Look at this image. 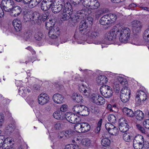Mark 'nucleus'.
Returning <instances> with one entry per match:
<instances>
[{"mask_svg":"<svg viewBox=\"0 0 149 149\" xmlns=\"http://www.w3.org/2000/svg\"><path fill=\"white\" fill-rule=\"evenodd\" d=\"M100 91L102 95L106 98L111 97L113 93L111 88L109 86L102 85L100 88Z\"/></svg>","mask_w":149,"mask_h":149,"instance_id":"obj_5","label":"nucleus"},{"mask_svg":"<svg viewBox=\"0 0 149 149\" xmlns=\"http://www.w3.org/2000/svg\"><path fill=\"white\" fill-rule=\"evenodd\" d=\"M35 1L33 0H23V3L24 4L29 6L30 8V6L32 3H34Z\"/></svg>","mask_w":149,"mask_h":149,"instance_id":"obj_60","label":"nucleus"},{"mask_svg":"<svg viewBox=\"0 0 149 149\" xmlns=\"http://www.w3.org/2000/svg\"><path fill=\"white\" fill-rule=\"evenodd\" d=\"M54 127L56 130H60L63 127V124L62 122L58 121L55 124Z\"/></svg>","mask_w":149,"mask_h":149,"instance_id":"obj_50","label":"nucleus"},{"mask_svg":"<svg viewBox=\"0 0 149 149\" xmlns=\"http://www.w3.org/2000/svg\"><path fill=\"white\" fill-rule=\"evenodd\" d=\"M64 134L65 140H67L72 137L74 135V132L73 131L70 130L63 131Z\"/></svg>","mask_w":149,"mask_h":149,"instance_id":"obj_31","label":"nucleus"},{"mask_svg":"<svg viewBox=\"0 0 149 149\" xmlns=\"http://www.w3.org/2000/svg\"><path fill=\"white\" fill-rule=\"evenodd\" d=\"M33 38L37 41L41 40L43 37V34L40 31V29H36L34 31Z\"/></svg>","mask_w":149,"mask_h":149,"instance_id":"obj_21","label":"nucleus"},{"mask_svg":"<svg viewBox=\"0 0 149 149\" xmlns=\"http://www.w3.org/2000/svg\"><path fill=\"white\" fill-rule=\"evenodd\" d=\"M89 1L88 7L90 8L91 9H96L99 7V3L97 0H89Z\"/></svg>","mask_w":149,"mask_h":149,"instance_id":"obj_23","label":"nucleus"},{"mask_svg":"<svg viewBox=\"0 0 149 149\" xmlns=\"http://www.w3.org/2000/svg\"><path fill=\"white\" fill-rule=\"evenodd\" d=\"M49 97L48 95L45 93H42L38 97V101L39 104L44 105L49 101Z\"/></svg>","mask_w":149,"mask_h":149,"instance_id":"obj_12","label":"nucleus"},{"mask_svg":"<svg viewBox=\"0 0 149 149\" xmlns=\"http://www.w3.org/2000/svg\"><path fill=\"white\" fill-rule=\"evenodd\" d=\"M115 126L110 123H108L105 125V127L106 129L109 132L110 130L114 128Z\"/></svg>","mask_w":149,"mask_h":149,"instance_id":"obj_55","label":"nucleus"},{"mask_svg":"<svg viewBox=\"0 0 149 149\" xmlns=\"http://www.w3.org/2000/svg\"><path fill=\"white\" fill-rule=\"evenodd\" d=\"M89 110L88 108L86 107L85 109L82 112L80 113V115L83 116H86L89 115Z\"/></svg>","mask_w":149,"mask_h":149,"instance_id":"obj_54","label":"nucleus"},{"mask_svg":"<svg viewBox=\"0 0 149 149\" xmlns=\"http://www.w3.org/2000/svg\"><path fill=\"white\" fill-rule=\"evenodd\" d=\"M100 33L99 31L95 29L93 31H90L88 36L89 38L86 40L87 42L89 44L93 43L95 44H100L99 42H96L94 41L93 39L97 38L99 36Z\"/></svg>","mask_w":149,"mask_h":149,"instance_id":"obj_7","label":"nucleus"},{"mask_svg":"<svg viewBox=\"0 0 149 149\" xmlns=\"http://www.w3.org/2000/svg\"><path fill=\"white\" fill-rule=\"evenodd\" d=\"M46 28L48 29L49 28L48 36L50 38L54 39L57 38L59 35V30L57 28L56 29L54 28L51 25H50V23L47 22L45 24Z\"/></svg>","mask_w":149,"mask_h":149,"instance_id":"obj_6","label":"nucleus"},{"mask_svg":"<svg viewBox=\"0 0 149 149\" xmlns=\"http://www.w3.org/2000/svg\"><path fill=\"white\" fill-rule=\"evenodd\" d=\"M72 98L74 101L77 103H81L82 102L83 100L82 96L77 93L73 94Z\"/></svg>","mask_w":149,"mask_h":149,"instance_id":"obj_32","label":"nucleus"},{"mask_svg":"<svg viewBox=\"0 0 149 149\" xmlns=\"http://www.w3.org/2000/svg\"><path fill=\"white\" fill-rule=\"evenodd\" d=\"M54 118L57 120H62L63 119L64 114L59 111H57L54 112L53 114Z\"/></svg>","mask_w":149,"mask_h":149,"instance_id":"obj_29","label":"nucleus"},{"mask_svg":"<svg viewBox=\"0 0 149 149\" xmlns=\"http://www.w3.org/2000/svg\"><path fill=\"white\" fill-rule=\"evenodd\" d=\"M65 149H79L78 145L70 144L65 146Z\"/></svg>","mask_w":149,"mask_h":149,"instance_id":"obj_49","label":"nucleus"},{"mask_svg":"<svg viewBox=\"0 0 149 149\" xmlns=\"http://www.w3.org/2000/svg\"><path fill=\"white\" fill-rule=\"evenodd\" d=\"M123 111L126 115L130 117H133L134 116V112L132 110L127 107L124 108Z\"/></svg>","mask_w":149,"mask_h":149,"instance_id":"obj_33","label":"nucleus"},{"mask_svg":"<svg viewBox=\"0 0 149 149\" xmlns=\"http://www.w3.org/2000/svg\"><path fill=\"white\" fill-rule=\"evenodd\" d=\"M52 98L54 102L57 104H61L63 102L64 98L61 95L56 93L53 95Z\"/></svg>","mask_w":149,"mask_h":149,"instance_id":"obj_16","label":"nucleus"},{"mask_svg":"<svg viewBox=\"0 0 149 149\" xmlns=\"http://www.w3.org/2000/svg\"><path fill=\"white\" fill-rule=\"evenodd\" d=\"M143 126L146 129H149V119L145 120L143 123Z\"/></svg>","mask_w":149,"mask_h":149,"instance_id":"obj_62","label":"nucleus"},{"mask_svg":"<svg viewBox=\"0 0 149 149\" xmlns=\"http://www.w3.org/2000/svg\"><path fill=\"white\" fill-rule=\"evenodd\" d=\"M123 139L126 142H130L134 138V137L129 133H124L123 134Z\"/></svg>","mask_w":149,"mask_h":149,"instance_id":"obj_35","label":"nucleus"},{"mask_svg":"<svg viewBox=\"0 0 149 149\" xmlns=\"http://www.w3.org/2000/svg\"><path fill=\"white\" fill-rule=\"evenodd\" d=\"M79 90L86 97L89 96L90 91L88 88H85L83 85H82L79 87Z\"/></svg>","mask_w":149,"mask_h":149,"instance_id":"obj_30","label":"nucleus"},{"mask_svg":"<svg viewBox=\"0 0 149 149\" xmlns=\"http://www.w3.org/2000/svg\"><path fill=\"white\" fill-rule=\"evenodd\" d=\"M1 4L3 9L6 12L10 11L12 8L15 6L14 2L13 0H2Z\"/></svg>","mask_w":149,"mask_h":149,"instance_id":"obj_9","label":"nucleus"},{"mask_svg":"<svg viewBox=\"0 0 149 149\" xmlns=\"http://www.w3.org/2000/svg\"><path fill=\"white\" fill-rule=\"evenodd\" d=\"M136 100L139 104H141L142 102L146 100L147 98V96L144 92L142 91H139L137 92Z\"/></svg>","mask_w":149,"mask_h":149,"instance_id":"obj_10","label":"nucleus"},{"mask_svg":"<svg viewBox=\"0 0 149 149\" xmlns=\"http://www.w3.org/2000/svg\"><path fill=\"white\" fill-rule=\"evenodd\" d=\"M45 3L44 1H42L40 6L41 9L44 11H47L49 10L50 8Z\"/></svg>","mask_w":149,"mask_h":149,"instance_id":"obj_42","label":"nucleus"},{"mask_svg":"<svg viewBox=\"0 0 149 149\" xmlns=\"http://www.w3.org/2000/svg\"><path fill=\"white\" fill-rule=\"evenodd\" d=\"M113 86L115 92L118 93L120 91V85L117 81L114 82Z\"/></svg>","mask_w":149,"mask_h":149,"instance_id":"obj_53","label":"nucleus"},{"mask_svg":"<svg viewBox=\"0 0 149 149\" xmlns=\"http://www.w3.org/2000/svg\"><path fill=\"white\" fill-rule=\"evenodd\" d=\"M108 79L107 77L104 75H100L97 78L96 82L99 85H104L107 82Z\"/></svg>","mask_w":149,"mask_h":149,"instance_id":"obj_17","label":"nucleus"},{"mask_svg":"<svg viewBox=\"0 0 149 149\" xmlns=\"http://www.w3.org/2000/svg\"><path fill=\"white\" fill-rule=\"evenodd\" d=\"M62 14L63 16L61 18L63 20H67L68 19L70 20V16L72 15V14H69L66 13H64L63 12H62Z\"/></svg>","mask_w":149,"mask_h":149,"instance_id":"obj_43","label":"nucleus"},{"mask_svg":"<svg viewBox=\"0 0 149 149\" xmlns=\"http://www.w3.org/2000/svg\"><path fill=\"white\" fill-rule=\"evenodd\" d=\"M144 141L143 136L140 134H138L136 135L134 137L133 140V141L134 142L136 141L139 143H144Z\"/></svg>","mask_w":149,"mask_h":149,"instance_id":"obj_36","label":"nucleus"},{"mask_svg":"<svg viewBox=\"0 0 149 149\" xmlns=\"http://www.w3.org/2000/svg\"><path fill=\"white\" fill-rule=\"evenodd\" d=\"M119 128L122 132H126L128 130L129 125L127 124V120L124 118H121L119 120Z\"/></svg>","mask_w":149,"mask_h":149,"instance_id":"obj_11","label":"nucleus"},{"mask_svg":"<svg viewBox=\"0 0 149 149\" xmlns=\"http://www.w3.org/2000/svg\"><path fill=\"white\" fill-rule=\"evenodd\" d=\"M88 28L87 22L85 21V20L82 21L79 24V29Z\"/></svg>","mask_w":149,"mask_h":149,"instance_id":"obj_46","label":"nucleus"},{"mask_svg":"<svg viewBox=\"0 0 149 149\" xmlns=\"http://www.w3.org/2000/svg\"><path fill=\"white\" fill-rule=\"evenodd\" d=\"M120 28L119 29L116 26H114L111 30L110 32L113 35H114V36L115 35L116 37L117 36L119 38L120 32Z\"/></svg>","mask_w":149,"mask_h":149,"instance_id":"obj_34","label":"nucleus"},{"mask_svg":"<svg viewBox=\"0 0 149 149\" xmlns=\"http://www.w3.org/2000/svg\"><path fill=\"white\" fill-rule=\"evenodd\" d=\"M136 126L137 129L142 133H145V129L140 124H136Z\"/></svg>","mask_w":149,"mask_h":149,"instance_id":"obj_64","label":"nucleus"},{"mask_svg":"<svg viewBox=\"0 0 149 149\" xmlns=\"http://www.w3.org/2000/svg\"><path fill=\"white\" fill-rule=\"evenodd\" d=\"M110 22L107 14L105 15L102 16L100 20V23L102 25H106L109 24H111Z\"/></svg>","mask_w":149,"mask_h":149,"instance_id":"obj_25","label":"nucleus"},{"mask_svg":"<svg viewBox=\"0 0 149 149\" xmlns=\"http://www.w3.org/2000/svg\"><path fill=\"white\" fill-rule=\"evenodd\" d=\"M116 38V36L113 35L111 32H110L107 34V36L105 38V40H106L111 41L113 40Z\"/></svg>","mask_w":149,"mask_h":149,"instance_id":"obj_45","label":"nucleus"},{"mask_svg":"<svg viewBox=\"0 0 149 149\" xmlns=\"http://www.w3.org/2000/svg\"><path fill=\"white\" fill-rule=\"evenodd\" d=\"M81 123L76 124L74 126L75 129L77 131H78V132H81Z\"/></svg>","mask_w":149,"mask_h":149,"instance_id":"obj_61","label":"nucleus"},{"mask_svg":"<svg viewBox=\"0 0 149 149\" xmlns=\"http://www.w3.org/2000/svg\"><path fill=\"white\" fill-rule=\"evenodd\" d=\"M15 128V125L14 123L8 124L5 128L6 132L7 134L9 135L12 133Z\"/></svg>","mask_w":149,"mask_h":149,"instance_id":"obj_28","label":"nucleus"},{"mask_svg":"<svg viewBox=\"0 0 149 149\" xmlns=\"http://www.w3.org/2000/svg\"><path fill=\"white\" fill-rule=\"evenodd\" d=\"M10 14L12 17H15L17 16L21 13L22 12V8L21 7L18 6H13V8H12Z\"/></svg>","mask_w":149,"mask_h":149,"instance_id":"obj_14","label":"nucleus"},{"mask_svg":"<svg viewBox=\"0 0 149 149\" xmlns=\"http://www.w3.org/2000/svg\"><path fill=\"white\" fill-rule=\"evenodd\" d=\"M90 31V29L89 28L79 29V33H81V34L84 35L88 36Z\"/></svg>","mask_w":149,"mask_h":149,"instance_id":"obj_38","label":"nucleus"},{"mask_svg":"<svg viewBox=\"0 0 149 149\" xmlns=\"http://www.w3.org/2000/svg\"><path fill=\"white\" fill-rule=\"evenodd\" d=\"M13 24L17 31H19L21 30L22 25L21 22L19 19H14L13 21Z\"/></svg>","mask_w":149,"mask_h":149,"instance_id":"obj_19","label":"nucleus"},{"mask_svg":"<svg viewBox=\"0 0 149 149\" xmlns=\"http://www.w3.org/2000/svg\"><path fill=\"white\" fill-rule=\"evenodd\" d=\"M33 35L34 31L28 30L24 33V38L26 41L32 40L33 38Z\"/></svg>","mask_w":149,"mask_h":149,"instance_id":"obj_22","label":"nucleus"},{"mask_svg":"<svg viewBox=\"0 0 149 149\" xmlns=\"http://www.w3.org/2000/svg\"><path fill=\"white\" fill-rule=\"evenodd\" d=\"M119 37V40L122 42H125L129 38L130 30L127 27L121 28Z\"/></svg>","mask_w":149,"mask_h":149,"instance_id":"obj_4","label":"nucleus"},{"mask_svg":"<svg viewBox=\"0 0 149 149\" xmlns=\"http://www.w3.org/2000/svg\"><path fill=\"white\" fill-rule=\"evenodd\" d=\"M65 117L67 121L73 124L79 122L80 120V117L70 112L66 113L65 114Z\"/></svg>","mask_w":149,"mask_h":149,"instance_id":"obj_8","label":"nucleus"},{"mask_svg":"<svg viewBox=\"0 0 149 149\" xmlns=\"http://www.w3.org/2000/svg\"><path fill=\"white\" fill-rule=\"evenodd\" d=\"M133 146L135 149H142L143 148V143H139L136 141H133Z\"/></svg>","mask_w":149,"mask_h":149,"instance_id":"obj_41","label":"nucleus"},{"mask_svg":"<svg viewBox=\"0 0 149 149\" xmlns=\"http://www.w3.org/2000/svg\"><path fill=\"white\" fill-rule=\"evenodd\" d=\"M143 37L146 41H149V28L146 30L143 33Z\"/></svg>","mask_w":149,"mask_h":149,"instance_id":"obj_52","label":"nucleus"},{"mask_svg":"<svg viewBox=\"0 0 149 149\" xmlns=\"http://www.w3.org/2000/svg\"><path fill=\"white\" fill-rule=\"evenodd\" d=\"M80 105L79 104L74 105L72 108L73 111L75 113L79 114Z\"/></svg>","mask_w":149,"mask_h":149,"instance_id":"obj_59","label":"nucleus"},{"mask_svg":"<svg viewBox=\"0 0 149 149\" xmlns=\"http://www.w3.org/2000/svg\"><path fill=\"white\" fill-rule=\"evenodd\" d=\"M56 137L58 139L65 140L64 134L63 131L58 132L57 133Z\"/></svg>","mask_w":149,"mask_h":149,"instance_id":"obj_57","label":"nucleus"},{"mask_svg":"<svg viewBox=\"0 0 149 149\" xmlns=\"http://www.w3.org/2000/svg\"><path fill=\"white\" fill-rule=\"evenodd\" d=\"M37 14H38V15L37 17V18L36 17V19L34 21V23L35 24H37L38 25H40L41 23L42 17L40 15L39 13L36 12Z\"/></svg>","mask_w":149,"mask_h":149,"instance_id":"obj_48","label":"nucleus"},{"mask_svg":"<svg viewBox=\"0 0 149 149\" xmlns=\"http://www.w3.org/2000/svg\"><path fill=\"white\" fill-rule=\"evenodd\" d=\"M81 143L83 145L88 146L90 145L91 141L89 139L85 138L82 140Z\"/></svg>","mask_w":149,"mask_h":149,"instance_id":"obj_47","label":"nucleus"},{"mask_svg":"<svg viewBox=\"0 0 149 149\" xmlns=\"http://www.w3.org/2000/svg\"><path fill=\"white\" fill-rule=\"evenodd\" d=\"M115 126L110 123H108L105 125V127L106 129L109 132L110 130L114 128Z\"/></svg>","mask_w":149,"mask_h":149,"instance_id":"obj_56","label":"nucleus"},{"mask_svg":"<svg viewBox=\"0 0 149 149\" xmlns=\"http://www.w3.org/2000/svg\"><path fill=\"white\" fill-rule=\"evenodd\" d=\"M136 118L139 120H141L144 118V114L140 110H137L134 112V116Z\"/></svg>","mask_w":149,"mask_h":149,"instance_id":"obj_27","label":"nucleus"},{"mask_svg":"<svg viewBox=\"0 0 149 149\" xmlns=\"http://www.w3.org/2000/svg\"><path fill=\"white\" fill-rule=\"evenodd\" d=\"M131 25L133 31H134L136 33L139 32L142 27L141 23L137 20L132 21L131 23Z\"/></svg>","mask_w":149,"mask_h":149,"instance_id":"obj_13","label":"nucleus"},{"mask_svg":"<svg viewBox=\"0 0 149 149\" xmlns=\"http://www.w3.org/2000/svg\"><path fill=\"white\" fill-rule=\"evenodd\" d=\"M98 98L96 103L97 105H102L105 103V100L104 98L100 95H98Z\"/></svg>","mask_w":149,"mask_h":149,"instance_id":"obj_44","label":"nucleus"},{"mask_svg":"<svg viewBox=\"0 0 149 149\" xmlns=\"http://www.w3.org/2000/svg\"><path fill=\"white\" fill-rule=\"evenodd\" d=\"M63 5L62 4L57 5L56 2H55L54 4H53L51 8L52 12L54 14H57L59 13L63 8Z\"/></svg>","mask_w":149,"mask_h":149,"instance_id":"obj_18","label":"nucleus"},{"mask_svg":"<svg viewBox=\"0 0 149 149\" xmlns=\"http://www.w3.org/2000/svg\"><path fill=\"white\" fill-rule=\"evenodd\" d=\"M107 15L109 17L110 21L111 22V24L113 23L116 21L117 19V16L115 14L110 13L107 14Z\"/></svg>","mask_w":149,"mask_h":149,"instance_id":"obj_40","label":"nucleus"},{"mask_svg":"<svg viewBox=\"0 0 149 149\" xmlns=\"http://www.w3.org/2000/svg\"><path fill=\"white\" fill-rule=\"evenodd\" d=\"M136 6L140 7V5L136 3H132L129 5L128 8L132 10H134V8Z\"/></svg>","mask_w":149,"mask_h":149,"instance_id":"obj_63","label":"nucleus"},{"mask_svg":"<svg viewBox=\"0 0 149 149\" xmlns=\"http://www.w3.org/2000/svg\"><path fill=\"white\" fill-rule=\"evenodd\" d=\"M110 141L107 138L103 139L101 141V144L103 146L107 147L110 144Z\"/></svg>","mask_w":149,"mask_h":149,"instance_id":"obj_37","label":"nucleus"},{"mask_svg":"<svg viewBox=\"0 0 149 149\" xmlns=\"http://www.w3.org/2000/svg\"><path fill=\"white\" fill-rule=\"evenodd\" d=\"M81 132L84 133L89 131L91 128L90 125L86 123H81Z\"/></svg>","mask_w":149,"mask_h":149,"instance_id":"obj_26","label":"nucleus"},{"mask_svg":"<svg viewBox=\"0 0 149 149\" xmlns=\"http://www.w3.org/2000/svg\"><path fill=\"white\" fill-rule=\"evenodd\" d=\"M91 13L90 10L88 9L82 10L77 12V13L74 15L70 16V20L74 22L79 21L84 15H88Z\"/></svg>","mask_w":149,"mask_h":149,"instance_id":"obj_3","label":"nucleus"},{"mask_svg":"<svg viewBox=\"0 0 149 149\" xmlns=\"http://www.w3.org/2000/svg\"><path fill=\"white\" fill-rule=\"evenodd\" d=\"M108 120L111 123H114L116 122V118L113 114L109 115L108 117Z\"/></svg>","mask_w":149,"mask_h":149,"instance_id":"obj_39","label":"nucleus"},{"mask_svg":"<svg viewBox=\"0 0 149 149\" xmlns=\"http://www.w3.org/2000/svg\"><path fill=\"white\" fill-rule=\"evenodd\" d=\"M117 79L124 86L120 91V99L123 103L126 102L129 100L130 95V91L127 87V82L125 79L120 76L117 77Z\"/></svg>","mask_w":149,"mask_h":149,"instance_id":"obj_1","label":"nucleus"},{"mask_svg":"<svg viewBox=\"0 0 149 149\" xmlns=\"http://www.w3.org/2000/svg\"><path fill=\"white\" fill-rule=\"evenodd\" d=\"M118 128L115 126L114 128L110 130L109 132L111 135H116L118 134Z\"/></svg>","mask_w":149,"mask_h":149,"instance_id":"obj_51","label":"nucleus"},{"mask_svg":"<svg viewBox=\"0 0 149 149\" xmlns=\"http://www.w3.org/2000/svg\"><path fill=\"white\" fill-rule=\"evenodd\" d=\"M1 132L0 130V134ZM1 147L3 149H15L11 139L8 137L5 139L4 136L0 135V148Z\"/></svg>","mask_w":149,"mask_h":149,"instance_id":"obj_2","label":"nucleus"},{"mask_svg":"<svg viewBox=\"0 0 149 149\" xmlns=\"http://www.w3.org/2000/svg\"><path fill=\"white\" fill-rule=\"evenodd\" d=\"M62 12L64 13H67L69 14L73 15V11L71 3L66 2L65 4L64 7H63Z\"/></svg>","mask_w":149,"mask_h":149,"instance_id":"obj_15","label":"nucleus"},{"mask_svg":"<svg viewBox=\"0 0 149 149\" xmlns=\"http://www.w3.org/2000/svg\"><path fill=\"white\" fill-rule=\"evenodd\" d=\"M89 1L88 7L90 8L91 9H96L99 7V3L97 0H89Z\"/></svg>","mask_w":149,"mask_h":149,"instance_id":"obj_24","label":"nucleus"},{"mask_svg":"<svg viewBox=\"0 0 149 149\" xmlns=\"http://www.w3.org/2000/svg\"><path fill=\"white\" fill-rule=\"evenodd\" d=\"M31 91L29 87H22L19 88V95L23 96H25L27 93Z\"/></svg>","mask_w":149,"mask_h":149,"instance_id":"obj_20","label":"nucleus"},{"mask_svg":"<svg viewBox=\"0 0 149 149\" xmlns=\"http://www.w3.org/2000/svg\"><path fill=\"white\" fill-rule=\"evenodd\" d=\"M98 95L95 94H93L92 95L91 97V99L92 101L96 104L98 98Z\"/></svg>","mask_w":149,"mask_h":149,"instance_id":"obj_58","label":"nucleus"}]
</instances>
